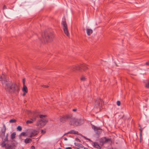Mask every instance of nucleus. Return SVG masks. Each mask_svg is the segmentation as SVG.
Masks as SVG:
<instances>
[{"label": "nucleus", "instance_id": "obj_27", "mask_svg": "<svg viewBox=\"0 0 149 149\" xmlns=\"http://www.w3.org/2000/svg\"><path fill=\"white\" fill-rule=\"evenodd\" d=\"M17 130L19 131H20L22 130V128L20 126H18L17 127Z\"/></svg>", "mask_w": 149, "mask_h": 149}, {"label": "nucleus", "instance_id": "obj_18", "mask_svg": "<svg viewBox=\"0 0 149 149\" xmlns=\"http://www.w3.org/2000/svg\"><path fill=\"white\" fill-rule=\"evenodd\" d=\"M32 141V140L30 138H27L25 139L24 142L26 143H29L30 142Z\"/></svg>", "mask_w": 149, "mask_h": 149}, {"label": "nucleus", "instance_id": "obj_34", "mask_svg": "<svg viewBox=\"0 0 149 149\" xmlns=\"http://www.w3.org/2000/svg\"><path fill=\"white\" fill-rule=\"evenodd\" d=\"M6 8H7L6 6L5 5H4L3 7V9H6Z\"/></svg>", "mask_w": 149, "mask_h": 149}, {"label": "nucleus", "instance_id": "obj_21", "mask_svg": "<svg viewBox=\"0 0 149 149\" xmlns=\"http://www.w3.org/2000/svg\"><path fill=\"white\" fill-rule=\"evenodd\" d=\"M13 146L11 145L8 144L6 146V148L7 149H12Z\"/></svg>", "mask_w": 149, "mask_h": 149}, {"label": "nucleus", "instance_id": "obj_28", "mask_svg": "<svg viewBox=\"0 0 149 149\" xmlns=\"http://www.w3.org/2000/svg\"><path fill=\"white\" fill-rule=\"evenodd\" d=\"M8 134H6V138L4 139L5 141H8Z\"/></svg>", "mask_w": 149, "mask_h": 149}, {"label": "nucleus", "instance_id": "obj_10", "mask_svg": "<svg viewBox=\"0 0 149 149\" xmlns=\"http://www.w3.org/2000/svg\"><path fill=\"white\" fill-rule=\"evenodd\" d=\"M39 132L36 130H33L30 133V135L29 136V137H34L38 134Z\"/></svg>", "mask_w": 149, "mask_h": 149}, {"label": "nucleus", "instance_id": "obj_39", "mask_svg": "<svg viewBox=\"0 0 149 149\" xmlns=\"http://www.w3.org/2000/svg\"><path fill=\"white\" fill-rule=\"evenodd\" d=\"M25 93V92H24L23 94V96H25V95H26V93Z\"/></svg>", "mask_w": 149, "mask_h": 149}, {"label": "nucleus", "instance_id": "obj_23", "mask_svg": "<svg viewBox=\"0 0 149 149\" xmlns=\"http://www.w3.org/2000/svg\"><path fill=\"white\" fill-rule=\"evenodd\" d=\"M104 139H105V143H108L109 141H111V139H107L106 137H104Z\"/></svg>", "mask_w": 149, "mask_h": 149}, {"label": "nucleus", "instance_id": "obj_14", "mask_svg": "<svg viewBox=\"0 0 149 149\" xmlns=\"http://www.w3.org/2000/svg\"><path fill=\"white\" fill-rule=\"evenodd\" d=\"M93 146L94 147L98 149H101V147L96 142H94L93 143Z\"/></svg>", "mask_w": 149, "mask_h": 149}, {"label": "nucleus", "instance_id": "obj_20", "mask_svg": "<svg viewBox=\"0 0 149 149\" xmlns=\"http://www.w3.org/2000/svg\"><path fill=\"white\" fill-rule=\"evenodd\" d=\"M16 133L15 132H14L11 135V138L12 140L13 139L15 138Z\"/></svg>", "mask_w": 149, "mask_h": 149}, {"label": "nucleus", "instance_id": "obj_29", "mask_svg": "<svg viewBox=\"0 0 149 149\" xmlns=\"http://www.w3.org/2000/svg\"><path fill=\"white\" fill-rule=\"evenodd\" d=\"M41 133L43 134H44L46 132V131L43 130H41Z\"/></svg>", "mask_w": 149, "mask_h": 149}, {"label": "nucleus", "instance_id": "obj_6", "mask_svg": "<svg viewBox=\"0 0 149 149\" xmlns=\"http://www.w3.org/2000/svg\"><path fill=\"white\" fill-rule=\"evenodd\" d=\"M42 36L45 42L52 41L54 37L53 33H52L45 34L44 35V37L43 35H42Z\"/></svg>", "mask_w": 149, "mask_h": 149}, {"label": "nucleus", "instance_id": "obj_24", "mask_svg": "<svg viewBox=\"0 0 149 149\" xmlns=\"http://www.w3.org/2000/svg\"><path fill=\"white\" fill-rule=\"evenodd\" d=\"M16 120L14 119H11L9 121V122L10 123H16Z\"/></svg>", "mask_w": 149, "mask_h": 149}, {"label": "nucleus", "instance_id": "obj_13", "mask_svg": "<svg viewBox=\"0 0 149 149\" xmlns=\"http://www.w3.org/2000/svg\"><path fill=\"white\" fill-rule=\"evenodd\" d=\"M76 134L77 135L79 134V133L78 132L74 130H71L70 131L68 132L67 133H65L64 134L63 136H64L65 135H66L67 134Z\"/></svg>", "mask_w": 149, "mask_h": 149}, {"label": "nucleus", "instance_id": "obj_25", "mask_svg": "<svg viewBox=\"0 0 149 149\" xmlns=\"http://www.w3.org/2000/svg\"><path fill=\"white\" fill-rule=\"evenodd\" d=\"M1 146L3 147H6V143H5V141H3V142L1 144Z\"/></svg>", "mask_w": 149, "mask_h": 149}, {"label": "nucleus", "instance_id": "obj_7", "mask_svg": "<svg viewBox=\"0 0 149 149\" xmlns=\"http://www.w3.org/2000/svg\"><path fill=\"white\" fill-rule=\"evenodd\" d=\"M32 118L30 120H28L26 122L27 124H30L33 123V122L35 121L36 120V118L38 117V114L35 112H33L32 114Z\"/></svg>", "mask_w": 149, "mask_h": 149}, {"label": "nucleus", "instance_id": "obj_2", "mask_svg": "<svg viewBox=\"0 0 149 149\" xmlns=\"http://www.w3.org/2000/svg\"><path fill=\"white\" fill-rule=\"evenodd\" d=\"M71 70L73 71L76 70L81 71L82 70L85 71L88 70V68L87 67L86 65L83 64L81 65H73L70 67Z\"/></svg>", "mask_w": 149, "mask_h": 149}, {"label": "nucleus", "instance_id": "obj_32", "mask_svg": "<svg viewBox=\"0 0 149 149\" xmlns=\"http://www.w3.org/2000/svg\"><path fill=\"white\" fill-rule=\"evenodd\" d=\"M25 79H23L22 82H23V85H25Z\"/></svg>", "mask_w": 149, "mask_h": 149}, {"label": "nucleus", "instance_id": "obj_37", "mask_svg": "<svg viewBox=\"0 0 149 149\" xmlns=\"http://www.w3.org/2000/svg\"><path fill=\"white\" fill-rule=\"evenodd\" d=\"M65 149H72V148L71 147H68L66 148Z\"/></svg>", "mask_w": 149, "mask_h": 149}, {"label": "nucleus", "instance_id": "obj_5", "mask_svg": "<svg viewBox=\"0 0 149 149\" xmlns=\"http://www.w3.org/2000/svg\"><path fill=\"white\" fill-rule=\"evenodd\" d=\"M46 116V115H39V117L40 118H41V119L39 120L37 122V125L38 126H44L45 125L48 121L46 119L43 118L45 117Z\"/></svg>", "mask_w": 149, "mask_h": 149}, {"label": "nucleus", "instance_id": "obj_40", "mask_svg": "<svg viewBox=\"0 0 149 149\" xmlns=\"http://www.w3.org/2000/svg\"><path fill=\"white\" fill-rule=\"evenodd\" d=\"M72 110L74 111H76L77 110V109H73Z\"/></svg>", "mask_w": 149, "mask_h": 149}, {"label": "nucleus", "instance_id": "obj_31", "mask_svg": "<svg viewBox=\"0 0 149 149\" xmlns=\"http://www.w3.org/2000/svg\"><path fill=\"white\" fill-rule=\"evenodd\" d=\"M25 133L24 132H22L20 134L21 136H25Z\"/></svg>", "mask_w": 149, "mask_h": 149}, {"label": "nucleus", "instance_id": "obj_30", "mask_svg": "<svg viewBox=\"0 0 149 149\" xmlns=\"http://www.w3.org/2000/svg\"><path fill=\"white\" fill-rule=\"evenodd\" d=\"M117 104L118 106H120V102L119 101H118L117 102Z\"/></svg>", "mask_w": 149, "mask_h": 149}, {"label": "nucleus", "instance_id": "obj_16", "mask_svg": "<svg viewBox=\"0 0 149 149\" xmlns=\"http://www.w3.org/2000/svg\"><path fill=\"white\" fill-rule=\"evenodd\" d=\"M140 128L139 129V131L140 132V142H141V141L142 140V131H143V129L141 128V127H140Z\"/></svg>", "mask_w": 149, "mask_h": 149}, {"label": "nucleus", "instance_id": "obj_19", "mask_svg": "<svg viewBox=\"0 0 149 149\" xmlns=\"http://www.w3.org/2000/svg\"><path fill=\"white\" fill-rule=\"evenodd\" d=\"M100 142L102 143V145H103L104 143H105V139H104V138H101L100 140Z\"/></svg>", "mask_w": 149, "mask_h": 149}, {"label": "nucleus", "instance_id": "obj_17", "mask_svg": "<svg viewBox=\"0 0 149 149\" xmlns=\"http://www.w3.org/2000/svg\"><path fill=\"white\" fill-rule=\"evenodd\" d=\"M22 91L24 92L27 93L28 89L27 87L25 85H23V88H22Z\"/></svg>", "mask_w": 149, "mask_h": 149}, {"label": "nucleus", "instance_id": "obj_22", "mask_svg": "<svg viewBox=\"0 0 149 149\" xmlns=\"http://www.w3.org/2000/svg\"><path fill=\"white\" fill-rule=\"evenodd\" d=\"M74 145L75 146L79 147H82V145L81 144L78 143H75Z\"/></svg>", "mask_w": 149, "mask_h": 149}, {"label": "nucleus", "instance_id": "obj_26", "mask_svg": "<svg viewBox=\"0 0 149 149\" xmlns=\"http://www.w3.org/2000/svg\"><path fill=\"white\" fill-rule=\"evenodd\" d=\"M86 78L83 76H82L81 77V81H84L86 80Z\"/></svg>", "mask_w": 149, "mask_h": 149}, {"label": "nucleus", "instance_id": "obj_35", "mask_svg": "<svg viewBox=\"0 0 149 149\" xmlns=\"http://www.w3.org/2000/svg\"><path fill=\"white\" fill-rule=\"evenodd\" d=\"M35 147L33 146H32L31 148V149H35Z\"/></svg>", "mask_w": 149, "mask_h": 149}, {"label": "nucleus", "instance_id": "obj_9", "mask_svg": "<svg viewBox=\"0 0 149 149\" xmlns=\"http://www.w3.org/2000/svg\"><path fill=\"white\" fill-rule=\"evenodd\" d=\"M72 117V115H66L63 116L62 117L60 118V121L62 123H64L67 120H70Z\"/></svg>", "mask_w": 149, "mask_h": 149}, {"label": "nucleus", "instance_id": "obj_11", "mask_svg": "<svg viewBox=\"0 0 149 149\" xmlns=\"http://www.w3.org/2000/svg\"><path fill=\"white\" fill-rule=\"evenodd\" d=\"M92 128L95 131L97 132V133L98 134H99L102 132V129L100 128L99 127H98L95 126V125H93L92 126Z\"/></svg>", "mask_w": 149, "mask_h": 149}, {"label": "nucleus", "instance_id": "obj_1", "mask_svg": "<svg viewBox=\"0 0 149 149\" xmlns=\"http://www.w3.org/2000/svg\"><path fill=\"white\" fill-rule=\"evenodd\" d=\"M4 76L3 75L1 76V79L3 81L2 84L6 91L11 93H18L19 91V86L14 82H9L6 80V79H3Z\"/></svg>", "mask_w": 149, "mask_h": 149}, {"label": "nucleus", "instance_id": "obj_3", "mask_svg": "<svg viewBox=\"0 0 149 149\" xmlns=\"http://www.w3.org/2000/svg\"><path fill=\"white\" fill-rule=\"evenodd\" d=\"M82 122V120L78 119L72 117L70 118L69 123V124L72 126H77L81 125Z\"/></svg>", "mask_w": 149, "mask_h": 149}, {"label": "nucleus", "instance_id": "obj_41", "mask_svg": "<svg viewBox=\"0 0 149 149\" xmlns=\"http://www.w3.org/2000/svg\"><path fill=\"white\" fill-rule=\"evenodd\" d=\"M64 140H67V139L66 138H64Z\"/></svg>", "mask_w": 149, "mask_h": 149}, {"label": "nucleus", "instance_id": "obj_33", "mask_svg": "<svg viewBox=\"0 0 149 149\" xmlns=\"http://www.w3.org/2000/svg\"><path fill=\"white\" fill-rule=\"evenodd\" d=\"M42 86L44 88H47L48 87V86H47V85H42Z\"/></svg>", "mask_w": 149, "mask_h": 149}, {"label": "nucleus", "instance_id": "obj_36", "mask_svg": "<svg viewBox=\"0 0 149 149\" xmlns=\"http://www.w3.org/2000/svg\"><path fill=\"white\" fill-rule=\"evenodd\" d=\"M146 64L147 65H149V61L146 62Z\"/></svg>", "mask_w": 149, "mask_h": 149}, {"label": "nucleus", "instance_id": "obj_4", "mask_svg": "<svg viewBox=\"0 0 149 149\" xmlns=\"http://www.w3.org/2000/svg\"><path fill=\"white\" fill-rule=\"evenodd\" d=\"M103 103V101L100 98H97L95 100L94 108L98 109V111H100V108L102 107Z\"/></svg>", "mask_w": 149, "mask_h": 149}, {"label": "nucleus", "instance_id": "obj_8", "mask_svg": "<svg viewBox=\"0 0 149 149\" xmlns=\"http://www.w3.org/2000/svg\"><path fill=\"white\" fill-rule=\"evenodd\" d=\"M61 24L63 26V30L64 33L68 37L69 36V33L68 31L67 25L66 21H62Z\"/></svg>", "mask_w": 149, "mask_h": 149}, {"label": "nucleus", "instance_id": "obj_12", "mask_svg": "<svg viewBox=\"0 0 149 149\" xmlns=\"http://www.w3.org/2000/svg\"><path fill=\"white\" fill-rule=\"evenodd\" d=\"M3 129H2L1 130V132L0 135L1 137L2 138H3L5 136V132L6 130V127L4 124L3 125Z\"/></svg>", "mask_w": 149, "mask_h": 149}, {"label": "nucleus", "instance_id": "obj_15", "mask_svg": "<svg viewBox=\"0 0 149 149\" xmlns=\"http://www.w3.org/2000/svg\"><path fill=\"white\" fill-rule=\"evenodd\" d=\"M86 32L87 35H90L93 33V30L91 29H87Z\"/></svg>", "mask_w": 149, "mask_h": 149}, {"label": "nucleus", "instance_id": "obj_42", "mask_svg": "<svg viewBox=\"0 0 149 149\" xmlns=\"http://www.w3.org/2000/svg\"><path fill=\"white\" fill-rule=\"evenodd\" d=\"M76 149H79V148H77Z\"/></svg>", "mask_w": 149, "mask_h": 149}, {"label": "nucleus", "instance_id": "obj_38", "mask_svg": "<svg viewBox=\"0 0 149 149\" xmlns=\"http://www.w3.org/2000/svg\"><path fill=\"white\" fill-rule=\"evenodd\" d=\"M76 140L77 141H79V142H80V140L79 139H78V138H76Z\"/></svg>", "mask_w": 149, "mask_h": 149}]
</instances>
